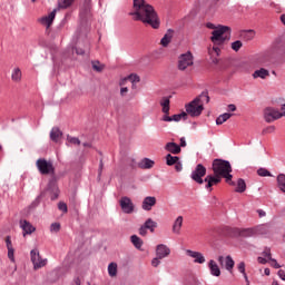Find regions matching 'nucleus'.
Segmentation results:
<instances>
[{"instance_id":"f257e3e1","label":"nucleus","mask_w":285,"mask_h":285,"mask_svg":"<svg viewBox=\"0 0 285 285\" xmlns=\"http://www.w3.org/2000/svg\"><path fill=\"white\" fill-rule=\"evenodd\" d=\"M129 14L134 21H141V23L150 26L154 30H158L159 26H161L155 7L146 2V0H132V10Z\"/></svg>"},{"instance_id":"f03ea898","label":"nucleus","mask_w":285,"mask_h":285,"mask_svg":"<svg viewBox=\"0 0 285 285\" xmlns=\"http://www.w3.org/2000/svg\"><path fill=\"white\" fill-rule=\"evenodd\" d=\"M210 101V96L208 91H203L198 97L185 106L187 115L190 117H199L204 112V104Z\"/></svg>"},{"instance_id":"7ed1b4c3","label":"nucleus","mask_w":285,"mask_h":285,"mask_svg":"<svg viewBox=\"0 0 285 285\" xmlns=\"http://www.w3.org/2000/svg\"><path fill=\"white\" fill-rule=\"evenodd\" d=\"M227 39H230V28L228 26L219 24L217 29L212 32L210 41L214 46H224Z\"/></svg>"},{"instance_id":"20e7f679","label":"nucleus","mask_w":285,"mask_h":285,"mask_svg":"<svg viewBox=\"0 0 285 285\" xmlns=\"http://www.w3.org/2000/svg\"><path fill=\"white\" fill-rule=\"evenodd\" d=\"M212 169L214 171V175H218L219 177H222V175H225V173H233L230 161L218 158L214 159L212 164Z\"/></svg>"},{"instance_id":"39448f33","label":"nucleus","mask_w":285,"mask_h":285,"mask_svg":"<svg viewBox=\"0 0 285 285\" xmlns=\"http://www.w3.org/2000/svg\"><path fill=\"white\" fill-rule=\"evenodd\" d=\"M36 167L40 175H55V165L52 161H48L46 158H39L36 161Z\"/></svg>"},{"instance_id":"423d86ee","label":"nucleus","mask_w":285,"mask_h":285,"mask_svg":"<svg viewBox=\"0 0 285 285\" xmlns=\"http://www.w3.org/2000/svg\"><path fill=\"white\" fill-rule=\"evenodd\" d=\"M193 181H195L196 184H204L205 179L204 177H206V168L204 165L198 164L195 169L191 171L190 175Z\"/></svg>"},{"instance_id":"0eeeda50","label":"nucleus","mask_w":285,"mask_h":285,"mask_svg":"<svg viewBox=\"0 0 285 285\" xmlns=\"http://www.w3.org/2000/svg\"><path fill=\"white\" fill-rule=\"evenodd\" d=\"M264 119L267 124H273V121H277V119H282V112H279V110L273 107H267L264 110Z\"/></svg>"},{"instance_id":"6e6552de","label":"nucleus","mask_w":285,"mask_h":285,"mask_svg":"<svg viewBox=\"0 0 285 285\" xmlns=\"http://www.w3.org/2000/svg\"><path fill=\"white\" fill-rule=\"evenodd\" d=\"M120 208L125 215H132L135 213V204L132 203V199L128 196H124L119 200Z\"/></svg>"},{"instance_id":"1a4fd4ad","label":"nucleus","mask_w":285,"mask_h":285,"mask_svg":"<svg viewBox=\"0 0 285 285\" xmlns=\"http://www.w3.org/2000/svg\"><path fill=\"white\" fill-rule=\"evenodd\" d=\"M193 63V53L187 51L186 53L180 55L178 59V70H186V68H189Z\"/></svg>"},{"instance_id":"9d476101","label":"nucleus","mask_w":285,"mask_h":285,"mask_svg":"<svg viewBox=\"0 0 285 285\" xmlns=\"http://www.w3.org/2000/svg\"><path fill=\"white\" fill-rule=\"evenodd\" d=\"M31 255V262L33 264L35 271H38V268H43L46 264H48L47 259L41 258V255L39 254L38 249H32L30 252Z\"/></svg>"},{"instance_id":"9b49d317","label":"nucleus","mask_w":285,"mask_h":285,"mask_svg":"<svg viewBox=\"0 0 285 285\" xmlns=\"http://www.w3.org/2000/svg\"><path fill=\"white\" fill-rule=\"evenodd\" d=\"M155 228H157V222L153 220V218H148L139 228V235L141 237H146L148 235V230L150 233H155Z\"/></svg>"},{"instance_id":"f8f14e48","label":"nucleus","mask_w":285,"mask_h":285,"mask_svg":"<svg viewBox=\"0 0 285 285\" xmlns=\"http://www.w3.org/2000/svg\"><path fill=\"white\" fill-rule=\"evenodd\" d=\"M217 262L222 268H225L228 271V273H233V268H235V261L230 255L224 257V256H218Z\"/></svg>"},{"instance_id":"ddd939ff","label":"nucleus","mask_w":285,"mask_h":285,"mask_svg":"<svg viewBox=\"0 0 285 285\" xmlns=\"http://www.w3.org/2000/svg\"><path fill=\"white\" fill-rule=\"evenodd\" d=\"M235 235L238 237H257V234L255 232V227L249 228H235L234 229Z\"/></svg>"},{"instance_id":"4468645a","label":"nucleus","mask_w":285,"mask_h":285,"mask_svg":"<svg viewBox=\"0 0 285 285\" xmlns=\"http://www.w3.org/2000/svg\"><path fill=\"white\" fill-rule=\"evenodd\" d=\"M204 181L206 183L205 188H207V190H213V186H217V184L222 181V176L207 175Z\"/></svg>"},{"instance_id":"2eb2a0df","label":"nucleus","mask_w":285,"mask_h":285,"mask_svg":"<svg viewBox=\"0 0 285 285\" xmlns=\"http://www.w3.org/2000/svg\"><path fill=\"white\" fill-rule=\"evenodd\" d=\"M186 254L188 255V257H193L194 264H205L206 263V257H204V254H202L200 252L187 249Z\"/></svg>"},{"instance_id":"dca6fc26","label":"nucleus","mask_w":285,"mask_h":285,"mask_svg":"<svg viewBox=\"0 0 285 285\" xmlns=\"http://www.w3.org/2000/svg\"><path fill=\"white\" fill-rule=\"evenodd\" d=\"M168 255H170V247H167L165 244L157 245L156 257H158V259H165Z\"/></svg>"},{"instance_id":"f3484780","label":"nucleus","mask_w":285,"mask_h":285,"mask_svg":"<svg viewBox=\"0 0 285 285\" xmlns=\"http://www.w3.org/2000/svg\"><path fill=\"white\" fill-rule=\"evenodd\" d=\"M181 119H184V121H186V119H188V114L186 111L176 114L171 117L168 115H164L161 118V121H181Z\"/></svg>"},{"instance_id":"a211bd4d","label":"nucleus","mask_w":285,"mask_h":285,"mask_svg":"<svg viewBox=\"0 0 285 285\" xmlns=\"http://www.w3.org/2000/svg\"><path fill=\"white\" fill-rule=\"evenodd\" d=\"M157 204V198L154 196H147L144 198L141 208L142 210H153V207L156 206Z\"/></svg>"},{"instance_id":"6ab92c4d","label":"nucleus","mask_w":285,"mask_h":285,"mask_svg":"<svg viewBox=\"0 0 285 285\" xmlns=\"http://www.w3.org/2000/svg\"><path fill=\"white\" fill-rule=\"evenodd\" d=\"M20 228L23 230V237H26V235H32V233L37 230L28 220H20Z\"/></svg>"},{"instance_id":"aec40b11","label":"nucleus","mask_w":285,"mask_h":285,"mask_svg":"<svg viewBox=\"0 0 285 285\" xmlns=\"http://www.w3.org/2000/svg\"><path fill=\"white\" fill-rule=\"evenodd\" d=\"M55 17H57V10L55 9L51 11L47 17L40 18V23L42 26H46L47 28H50L52 26V21H55Z\"/></svg>"},{"instance_id":"412c9836","label":"nucleus","mask_w":285,"mask_h":285,"mask_svg":"<svg viewBox=\"0 0 285 285\" xmlns=\"http://www.w3.org/2000/svg\"><path fill=\"white\" fill-rule=\"evenodd\" d=\"M208 268H209V273H210V275H213V277H219V275H222V269H219V265H217V263L215 261H213V259L209 261Z\"/></svg>"},{"instance_id":"4be33fe9","label":"nucleus","mask_w":285,"mask_h":285,"mask_svg":"<svg viewBox=\"0 0 285 285\" xmlns=\"http://www.w3.org/2000/svg\"><path fill=\"white\" fill-rule=\"evenodd\" d=\"M181 226H184V216H178L173 224V233L175 235H180Z\"/></svg>"},{"instance_id":"5701e85b","label":"nucleus","mask_w":285,"mask_h":285,"mask_svg":"<svg viewBox=\"0 0 285 285\" xmlns=\"http://www.w3.org/2000/svg\"><path fill=\"white\" fill-rule=\"evenodd\" d=\"M165 150H167V153H171V155H179V153H181V147L176 142H167L165 145Z\"/></svg>"},{"instance_id":"b1692460","label":"nucleus","mask_w":285,"mask_h":285,"mask_svg":"<svg viewBox=\"0 0 285 285\" xmlns=\"http://www.w3.org/2000/svg\"><path fill=\"white\" fill-rule=\"evenodd\" d=\"M253 79H266L267 77H271V72L268 69L261 68L252 75Z\"/></svg>"},{"instance_id":"393cba45","label":"nucleus","mask_w":285,"mask_h":285,"mask_svg":"<svg viewBox=\"0 0 285 285\" xmlns=\"http://www.w3.org/2000/svg\"><path fill=\"white\" fill-rule=\"evenodd\" d=\"M62 136L63 132L59 130V127H53L50 131V139L55 141V144H58Z\"/></svg>"},{"instance_id":"a878e982","label":"nucleus","mask_w":285,"mask_h":285,"mask_svg":"<svg viewBox=\"0 0 285 285\" xmlns=\"http://www.w3.org/2000/svg\"><path fill=\"white\" fill-rule=\"evenodd\" d=\"M155 166V160H151L150 158H144L141 161L138 163V168H141V170H148Z\"/></svg>"},{"instance_id":"bb28decb","label":"nucleus","mask_w":285,"mask_h":285,"mask_svg":"<svg viewBox=\"0 0 285 285\" xmlns=\"http://www.w3.org/2000/svg\"><path fill=\"white\" fill-rule=\"evenodd\" d=\"M91 7H90V0H87L85 2L83 8L80 10V17L82 19H88L90 17H92V14L90 13Z\"/></svg>"},{"instance_id":"cd10ccee","label":"nucleus","mask_w":285,"mask_h":285,"mask_svg":"<svg viewBox=\"0 0 285 285\" xmlns=\"http://www.w3.org/2000/svg\"><path fill=\"white\" fill-rule=\"evenodd\" d=\"M173 29H168L161 38L160 43L164 48H167L168 43H170V41L173 40Z\"/></svg>"},{"instance_id":"c85d7f7f","label":"nucleus","mask_w":285,"mask_h":285,"mask_svg":"<svg viewBox=\"0 0 285 285\" xmlns=\"http://www.w3.org/2000/svg\"><path fill=\"white\" fill-rule=\"evenodd\" d=\"M130 242H131L132 246H135V248H137V250H141V246H144V240L139 236L131 235Z\"/></svg>"},{"instance_id":"c756f323","label":"nucleus","mask_w":285,"mask_h":285,"mask_svg":"<svg viewBox=\"0 0 285 285\" xmlns=\"http://www.w3.org/2000/svg\"><path fill=\"white\" fill-rule=\"evenodd\" d=\"M23 75L21 73V69L19 67L14 68L11 73V79L14 83H19Z\"/></svg>"},{"instance_id":"7c9ffc66","label":"nucleus","mask_w":285,"mask_h":285,"mask_svg":"<svg viewBox=\"0 0 285 285\" xmlns=\"http://www.w3.org/2000/svg\"><path fill=\"white\" fill-rule=\"evenodd\" d=\"M160 106L163 107V112L168 115L170 112V98L164 97L160 101Z\"/></svg>"},{"instance_id":"2f4dec72","label":"nucleus","mask_w":285,"mask_h":285,"mask_svg":"<svg viewBox=\"0 0 285 285\" xmlns=\"http://www.w3.org/2000/svg\"><path fill=\"white\" fill-rule=\"evenodd\" d=\"M256 235H268L271 233V227L268 225H259L254 227Z\"/></svg>"},{"instance_id":"473e14b6","label":"nucleus","mask_w":285,"mask_h":285,"mask_svg":"<svg viewBox=\"0 0 285 285\" xmlns=\"http://www.w3.org/2000/svg\"><path fill=\"white\" fill-rule=\"evenodd\" d=\"M233 117V114L225 112L216 118V125L222 126V124H226L228 119Z\"/></svg>"},{"instance_id":"72a5a7b5","label":"nucleus","mask_w":285,"mask_h":285,"mask_svg":"<svg viewBox=\"0 0 285 285\" xmlns=\"http://www.w3.org/2000/svg\"><path fill=\"white\" fill-rule=\"evenodd\" d=\"M277 186L282 193H285V174H279L276 178Z\"/></svg>"},{"instance_id":"f704fd0d","label":"nucleus","mask_w":285,"mask_h":285,"mask_svg":"<svg viewBox=\"0 0 285 285\" xmlns=\"http://www.w3.org/2000/svg\"><path fill=\"white\" fill-rule=\"evenodd\" d=\"M73 3L75 0H59L58 7L60 8V10H68V8H70V6H72Z\"/></svg>"},{"instance_id":"c9c22d12","label":"nucleus","mask_w":285,"mask_h":285,"mask_svg":"<svg viewBox=\"0 0 285 285\" xmlns=\"http://www.w3.org/2000/svg\"><path fill=\"white\" fill-rule=\"evenodd\" d=\"M236 193H246V180H244L243 178H239L237 180V185H236Z\"/></svg>"},{"instance_id":"e433bc0d","label":"nucleus","mask_w":285,"mask_h":285,"mask_svg":"<svg viewBox=\"0 0 285 285\" xmlns=\"http://www.w3.org/2000/svg\"><path fill=\"white\" fill-rule=\"evenodd\" d=\"M178 161H179V157L178 156H173L170 154H168L166 156V164H167V166H175Z\"/></svg>"},{"instance_id":"4c0bfd02","label":"nucleus","mask_w":285,"mask_h":285,"mask_svg":"<svg viewBox=\"0 0 285 285\" xmlns=\"http://www.w3.org/2000/svg\"><path fill=\"white\" fill-rule=\"evenodd\" d=\"M109 277H117V263H110L108 265Z\"/></svg>"},{"instance_id":"58836bf2","label":"nucleus","mask_w":285,"mask_h":285,"mask_svg":"<svg viewBox=\"0 0 285 285\" xmlns=\"http://www.w3.org/2000/svg\"><path fill=\"white\" fill-rule=\"evenodd\" d=\"M91 66L96 72H102L104 68H106V66L101 65V62H99V60L91 61Z\"/></svg>"},{"instance_id":"ea45409f","label":"nucleus","mask_w":285,"mask_h":285,"mask_svg":"<svg viewBox=\"0 0 285 285\" xmlns=\"http://www.w3.org/2000/svg\"><path fill=\"white\" fill-rule=\"evenodd\" d=\"M124 81H130L131 83H139L141 81V78H139L136 73H130L127 78L124 79Z\"/></svg>"},{"instance_id":"a19ab883","label":"nucleus","mask_w":285,"mask_h":285,"mask_svg":"<svg viewBox=\"0 0 285 285\" xmlns=\"http://www.w3.org/2000/svg\"><path fill=\"white\" fill-rule=\"evenodd\" d=\"M243 39H245V41H253V39H255V31L254 30L245 31L243 33Z\"/></svg>"},{"instance_id":"79ce46f5","label":"nucleus","mask_w":285,"mask_h":285,"mask_svg":"<svg viewBox=\"0 0 285 285\" xmlns=\"http://www.w3.org/2000/svg\"><path fill=\"white\" fill-rule=\"evenodd\" d=\"M67 141L68 144H72L73 146H81V140H79L78 137H72L70 135H67Z\"/></svg>"},{"instance_id":"37998d69","label":"nucleus","mask_w":285,"mask_h":285,"mask_svg":"<svg viewBox=\"0 0 285 285\" xmlns=\"http://www.w3.org/2000/svg\"><path fill=\"white\" fill-rule=\"evenodd\" d=\"M232 171H225L220 177H224L226 179V183L230 186H235V181H233V176L230 175Z\"/></svg>"},{"instance_id":"c03bdc74","label":"nucleus","mask_w":285,"mask_h":285,"mask_svg":"<svg viewBox=\"0 0 285 285\" xmlns=\"http://www.w3.org/2000/svg\"><path fill=\"white\" fill-rule=\"evenodd\" d=\"M257 175L259 177H273V174H271V171L268 169H266V168H259L257 170Z\"/></svg>"},{"instance_id":"a18cd8bd","label":"nucleus","mask_w":285,"mask_h":285,"mask_svg":"<svg viewBox=\"0 0 285 285\" xmlns=\"http://www.w3.org/2000/svg\"><path fill=\"white\" fill-rule=\"evenodd\" d=\"M242 46H244V43H242V40H236L232 42V50H234V52H239Z\"/></svg>"},{"instance_id":"49530a36","label":"nucleus","mask_w":285,"mask_h":285,"mask_svg":"<svg viewBox=\"0 0 285 285\" xmlns=\"http://www.w3.org/2000/svg\"><path fill=\"white\" fill-rule=\"evenodd\" d=\"M237 268L239 271V273H242L243 277L245 278L246 277V263L244 262H240L238 265H237Z\"/></svg>"},{"instance_id":"de8ad7c7","label":"nucleus","mask_w":285,"mask_h":285,"mask_svg":"<svg viewBox=\"0 0 285 285\" xmlns=\"http://www.w3.org/2000/svg\"><path fill=\"white\" fill-rule=\"evenodd\" d=\"M51 233H59L61 230V224L59 223H53L50 226Z\"/></svg>"},{"instance_id":"09e8293b","label":"nucleus","mask_w":285,"mask_h":285,"mask_svg":"<svg viewBox=\"0 0 285 285\" xmlns=\"http://www.w3.org/2000/svg\"><path fill=\"white\" fill-rule=\"evenodd\" d=\"M8 258L10 262L14 263V248L8 249Z\"/></svg>"},{"instance_id":"8fccbe9b","label":"nucleus","mask_w":285,"mask_h":285,"mask_svg":"<svg viewBox=\"0 0 285 285\" xmlns=\"http://www.w3.org/2000/svg\"><path fill=\"white\" fill-rule=\"evenodd\" d=\"M58 208H59V210H61L62 213H68V205H66V203H59V204H58Z\"/></svg>"},{"instance_id":"3c124183","label":"nucleus","mask_w":285,"mask_h":285,"mask_svg":"<svg viewBox=\"0 0 285 285\" xmlns=\"http://www.w3.org/2000/svg\"><path fill=\"white\" fill-rule=\"evenodd\" d=\"M163 258H159V256H157L156 258H154L151 261V266H154V268H157V266H159V264H161V261Z\"/></svg>"},{"instance_id":"603ef678","label":"nucleus","mask_w":285,"mask_h":285,"mask_svg":"<svg viewBox=\"0 0 285 285\" xmlns=\"http://www.w3.org/2000/svg\"><path fill=\"white\" fill-rule=\"evenodd\" d=\"M264 257L268 258L269 261L273 259L271 255V248L266 247L263 252Z\"/></svg>"},{"instance_id":"864d4df0","label":"nucleus","mask_w":285,"mask_h":285,"mask_svg":"<svg viewBox=\"0 0 285 285\" xmlns=\"http://www.w3.org/2000/svg\"><path fill=\"white\" fill-rule=\"evenodd\" d=\"M175 166V170L177 173H181V170H184V165H181V161L178 160V163Z\"/></svg>"},{"instance_id":"5fc2aeb1","label":"nucleus","mask_w":285,"mask_h":285,"mask_svg":"<svg viewBox=\"0 0 285 285\" xmlns=\"http://www.w3.org/2000/svg\"><path fill=\"white\" fill-rule=\"evenodd\" d=\"M6 244H7V249L9 250L10 248H14L12 247V239L10 238V236L6 237Z\"/></svg>"},{"instance_id":"6e6d98bb","label":"nucleus","mask_w":285,"mask_h":285,"mask_svg":"<svg viewBox=\"0 0 285 285\" xmlns=\"http://www.w3.org/2000/svg\"><path fill=\"white\" fill-rule=\"evenodd\" d=\"M6 244H7V249L9 250L10 248H14L12 247V239L10 238V236L6 237Z\"/></svg>"},{"instance_id":"4d7b16f0","label":"nucleus","mask_w":285,"mask_h":285,"mask_svg":"<svg viewBox=\"0 0 285 285\" xmlns=\"http://www.w3.org/2000/svg\"><path fill=\"white\" fill-rule=\"evenodd\" d=\"M269 262H272L273 268H282V265L277 264V259L272 258Z\"/></svg>"},{"instance_id":"13d9d810","label":"nucleus","mask_w":285,"mask_h":285,"mask_svg":"<svg viewBox=\"0 0 285 285\" xmlns=\"http://www.w3.org/2000/svg\"><path fill=\"white\" fill-rule=\"evenodd\" d=\"M206 28H208L209 30H217V26L213 24V22H207Z\"/></svg>"},{"instance_id":"bf43d9fd","label":"nucleus","mask_w":285,"mask_h":285,"mask_svg":"<svg viewBox=\"0 0 285 285\" xmlns=\"http://www.w3.org/2000/svg\"><path fill=\"white\" fill-rule=\"evenodd\" d=\"M228 110H229V112H235V110H237V106L230 104V105H228Z\"/></svg>"},{"instance_id":"052dcab7","label":"nucleus","mask_w":285,"mask_h":285,"mask_svg":"<svg viewBox=\"0 0 285 285\" xmlns=\"http://www.w3.org/2000/svg\"><path fill=\"white\" fill-rule=\"evenodd\" d=\"M126 92H128V87H122V88L120 89V96H121V97H125V96H126Z\"/></svg>"},{"instance_id":"680f3d73","label":"nucleus","mask_w":285,"mask_h":285,"mask_svg":"<svg viewBox=\"0 0 285 285\" xmlns=\"http://www.w3.org/2000/svg\"><path fill=\"white\" fill-rule=\"evenodd\" d=\"M213 50L217 55V57H219V53L222 52V49H219V47H217V46H214Z\"/></svg>"},{"instance_id":"e2e57ef3","label":"nucleus","mask_w":285,"mask_h":285,"mask_svg":"<svg viewBox=\"0 0 285 285\" xmlns=\"http://www.w3.org/2000/svg\"><path fill=\"white\" fill-rule=\"evenodd\" d=\"M257 261H258V264H267V259L266 258H264V257H258L257 258Z\"/></svg>"},{"instance_id":"0e129e2a","label":"nucleus","mask_w":285,"mask_h":285,"mask_svg":"<svg viewBox=\"0 0 285 285\" xmlns=\"http://www.w3.org/2000/svg\"><path fill=\"white\" fill-rule=\"evenodd\" d=\"M257 214L259 217H266V212H264V209H258Z\"/></svg>"},{"instance_id":"69168bd1","label":"nucleus","mask_w":285,"mask_h":285,"mask_svg":"<svg viewBox=\"0 0 285 285\" xmlns=\"http://www.w3.org/2000/svg\"><path fill=\"white\" fill-rule=\"evenodd\" d=\"M76 55H86V51L81 48H76Z\"/></svg>"},{"instance_id":"338daca9","label":"nucleus","mask_w":285,"mask_h":285,"mask_svg":"<svg viewBox=\"0 0 285 285\" xmlns=\"http://www.w3.org/2000/svg\"><path fill=\"white\" fill-rule=\"evenodd\" d=\"M265 130L266 132H275V126H269Z\"/></svg>"},{"instance_id":"774afa93","label":"nucleus","mask_w":285,"mask_h":285,"mask_svg":"<svg viewBox=\"0 0 285 285\" xmlns=\"http://www.w3.org/2000/svg\"><path fill=\"white\" fill-rule=\"evenodd\" d=\"M73 283L76 285H81V278H79V277L73 278Z\"/></svg>"}]
</instances>
